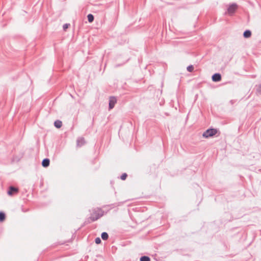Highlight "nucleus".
<instances>
[{
    "mask_svg": "<svg viewBox=\"0 0 261 261\" xmlns=\"http://www.w3.org/2000/svg\"><path fill=\"white\" fill-rule=\"evenodd\" d=\"M255 90L257 94H261V83L255 86Z\"/></svg>",
    "mask_w": 261,
    "mask_h": 261,
    "instance_id": "12",
    "label": "nucleus"
},
{
    "mask_svg": "<svg viewBox=\"0 0 261 261\" xmlns=\"http://www.w3.org/2000/svg\"><path fill=\"white\" fill-rule=\"evenodd\" d=\"M238 5L236 3H233L230 5L227 8V13L230 16H232L236 12V10L238 9Z\"/></svg>",
    "mask_w": 261,
    "mask_h": 261,
    "instance_id": "3",
    "label": "nucleus"
},
{
    "mask_svg": "<svg viewBox=\"0 0 261 261\" xmlns=\"http://www.w3.org/2000/svg\"><path fill=\"white\" fill-rule=\"evenodd\" d=\"M218 132V130L216 128H210L205 131L203 134L202 137L205 138H208L215 136Z\"/></svg>",
    "mask_w": 261,
    "mask_h": 261,
    "instance_id": "2",
    "label": "nucleus"
},
{
    "mask_svg": "<svg viewBox=\"0 0 261 261\" xmlns=\"http://www.w3.org/2000/svg\"><path fill=\"white\" fill-rule=\"evenodd\" d=\"M104 215V211L100 208H95L92 210L91 216L87 218L84 222V225L90 224L94 222L100 218L102 217Z\"/></svg>",
    "mask_w": 261,
    "mask_h": 261,
    "instance_id": "1",
    "label": "nucleus"
},
{
    "mask_svg": "<svg viewBox=\"0 0 261 261\" xmlns=\"http://www.w3.org/2000/svg\"><path fill=\"white\" fill-rule=\"evenodd\" d=\"M70 26L69 23H65L63 25V29L64 31H66V29Z\"/></svg>",
    "mask_w": 261,
    "mask_h": 261,
    "instance_id": "18",
    "label": "nucleus"
},
{
    "mask_svg": "<svg viewBox=\"0 0 261 261\" xmlns=\"http://www.w3.org/2000/svg\"><path fill=\"white\" fill-rule=\"evenodd\" d=\"M87 18L89 22L91 23L94 21V17L93 14H89L87 15Z\"/></svg>",
    "mask_w": 261,
    "mask_h": 261,
    "instance_id": "13",
    "label": "nucleus"
},
{
    "mask_svg": "<svg viewBox=\"0 0 261 261\" xmlns=\"http://www.w3.org/2000/svg\"><path fill=\"white\" fill-rule=\"evenodd\" d=\"M117 102V99L114 96H111L109 99V110L112 109L114 106L115 103Z\"/></svg>",
    "mask_w": 261,
    "mask_h": 261,
    "instance_id": "5",
    "label": "nucleus"
},
{
    "mask_svg": "<svg viewBox=\"0 0 261 261\" xmlns=\"http://www.w3.org/2000/svg\"><path fill=\"white\" fill-rule=\"evenodd\" d=\"M101 237L103 240H107L109 238L108 233L106 232H103L101 234Z\"/></svg>",
    "mask_w": 261,
    "mask_h": 261,
    "instance_id": "11",
    "label": "nucleus"
},
{
    "mask_svg": "<svg viewBox=\"0 0 261 261\" xmlns=\"http://www.w3.org/2000/svg\"><path fill=\"white\" fill-rule=\"evenodd\" d=\"M194 66L192 65H189L187 67V70L188 71L191 72H193L194 70Z\"/></svg>",
    "mask_w": 261,
    "mask_h": 261,
    "instance_id": "16",
    "label": "nucleus"
},
{
    "mask_svg": "<svg viewBox=\"0 0 261 261\" xmlns=\"http://www.w3.org/2000/svg\"><path fill=\"white\" fill-rule=\"evenodd\" d=\"M6 219V215L5 213L0 212V222H3Z\"/></svg>",
    "mask_w": 261,
    "mask_h": 261,
    "instance_id": "14",
    "label": "nucleus"
},
{
    "mask_svg": "<svg viewBox=\"0 0 261 261\" xmlns=\"http://www.w3.org/2000/svg\"><path fill=\"white\" fill-rule=\"evenodd\" d=\"M222 79V76L220 73H215L212 76V80L214 82H220Z\"/></svg>",
    "mask_w": 261,
    "mask_h": 261,
    "instance_id": "6",
    "label": "nucleus"
},
{
    "mask_svg": "<svg viewBox=\"0 0 261 261\" xmlns=\"http://www.w3.org/2000/svg\"><path fill=\"white\" fill-rule=\"evenodd\" d=\"M233 101H233V100H231L230 101V102L232 105V104L233 103Z\"/></svg>",
    "mask_w": 261,
    "mask_h": 261,
    "instance_id": "21",
    "label": "nucleus"
},
{
    "mask_svg": "<svg viewBox=\"0 0 261 261\" xmlns=\"http://www.w3.org/2000/svg\"><path fill=\"white\" fill-rule=\"evenodd\" d=\"M18 191L19 190L17 188L11 186L9 187L7 193L9 195L12 196L14 194H17L18 192Z\"/></svg>",
    "mask_w": 261,
    "mask_h": 261,
    "instance_id": "4",
    "label": "nucleus"
},
{
    "mask_svg": "<svg viewBox=\"0 0 261 261\" xmlns=\"http://www.w3.org/2000/svg\"><path fill=\"white\" fill-rule=\"evenodd\" d=\"M50 160L48 158L44 159L42 161V166L43 167L46 168L49 166Z\"/></svg>",
    "mask_w": 261,
    "mask_h": 261,
    "instance_id": "7",
    "label": "nucleus"
},
{
    "mask_svg": "<svg viewBox=\"0 0 261 261\" xmlns=\"http://www.w3.org/2000/svg\"><path fill=\"white\" fill-rule=\"evenodd\" d=\"M85 143V141L84 138H79L76 140L77 145L79 146H82Z\"/></svg>",
    "mask_w": 261,
    "mask_h": 261,
    "instance_id": "8",
    "label": "nucleus"
},
{
    "mask_svg": "<svg viewBox=\"0 0 261 261\" xmlns=\"http://www.w3.org/2000/svg\"><path fill=\"white\" fill-rule=\"evenodd\" d=\"M95 242L96 244H99L101 242V239L99 237L96 238L95 240Z\"/></svg>",
    "mask_w": 261,
    "mask_h": 261,
    "instance_id": "19",
    "label": "nucleus"
},
{
    "mask_svg": "<svg viewBox=\"0 0 261 261\" xmlns=\"http://www.w3.org/2000/svg\"><path fill=\"white\" fill-rule=\"evenodd\" d=\"M251 32L249 30H246L244 32L243 37L245 38H248L251 37Z\"/></svg>",
    "mask_w": 261,
    "mask_h": 261,
    "instance_id": "9",
    "label": "nucleus"
},
{
    "mask_svg": "<svg viewBox=\"0 0 261 261\" xmlns=\"http://www.w3.org/2000/svg\"><path fill=\"white\" fill-rule=\"evenodd\" d=\"M140 261H150V258L148 256H142L140 258Z\"/></svg>",
    "mask_w": 261,
    "mask_h": 261,
    "instance_id": "15",
    "label": "nucleus"
},
{
    "mask_svg": "<svg viewBox=\"0 0 261 261\" xmlns=\"http://www.w3.org/2000/svg\"><path fill=\"white\" fill-rule=\"evenodd\" d=\"M127 176V174L126 173H123L121 176H120V178L123 180H124L126 179V177Z\"/></svg>",
    "mask_w": 261,
    "mask_h": 261,
    "instance_id": "17",
    "label": "nucleus"
},
{
    "mask_svg": "<svg viewBox=\"0 0 261 261\" xmlns=\"http://www.w3.org/2000/svg\"><path fill=\"white\" fill-rule=\"evenodd\" d=\"M62 125V122L61 120H57L54 122V126L57 128H61Z\"/></svg>",
    "mask_w": 261,
    "mask_h": 261,
    "instance_id": "10",
    "label": "nucleus"
},
{
    "mask_svg": "<svg viewBox=\"0 0 261 261\" xmlns=\"http://www.w3.org/2000/svg\"><path fill=\"white\" fill-rule=\"evenodd\" d=\"M124 64V63H123V64H117V65H116L115 66H116V67H119V66H121V65H123Z\"/></svg>",
    "mask_w": 261,
    "mask_h": 261,
    "instance_id": "20",
    "label": "nucleus"
}]
</instances>
